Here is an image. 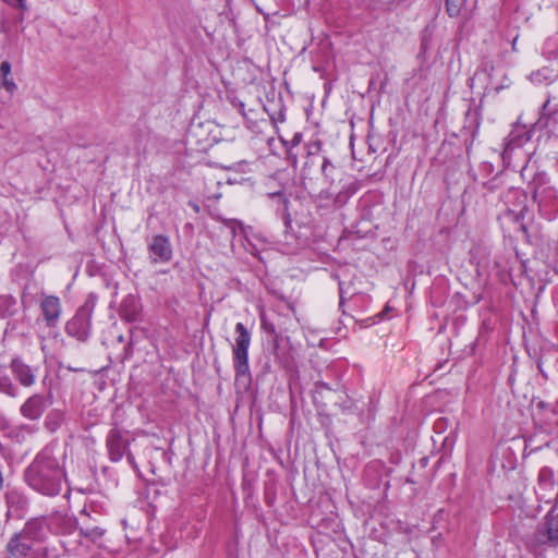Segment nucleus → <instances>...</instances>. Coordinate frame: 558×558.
Wrapping results in <instances>:
<instances>
[{
	"mask_svg": "<svg viewBox=\"0 0 558 558\" xmlns=\"http://www.w3.org/2000/svg\"><path fill=\"white\" fill-rule=\"evenodd\" d=\"M80 534L83 535L84 537L86 538H89L92 541H96L98 538H100L102 535H104V530L98 527V526H95V527H81L80 529Z\"/></svg>",
	"mask_w": 558,
	"mask_h": 558,
	"instance_id": "f3484780",
	"label": "nucleus"
},
{
	"mask_svg": "<svg viewBox=\"0 0 558 558\" xmlns=\"http://www.w3.org/2000/svg\"><path fill=\"white\" fill-rule=\"evenodd\" d=\"M547 405L545 404V402L541 401L538 403V408H542V409H545Z\"/></svg>",
	"mask_w": 558,
	"mask_h": 558,
	"instance_id": "c85d7f7f",
	"label": "nucleus"
},
{
	"mask_svg": "<svg viewBox=\"0 0 558 558\" xmlns=\"http://www.w3.org/2000/svg\"><path fill=\"white\" fill-rule=\"evenodd\" d=\"M7 506H8V515H12L14 512L20 510L25 501L23 497L17 492H8L5 494Z\"/></svg>",
	"mask_w": 558,
	"mask_h": 558,
	"instance_id": "ddd939ff",
	"label": "nucleus"
},
{
	"mask_svg": "<svg viewBox=\"0 0 558 558\" xmlns=\"http://www.w3.org/2000/svg\"><path fill=\"white\" fill-rule=\"evenodd\" d=\"M322 179L319 182L314 183L324 198H332L339 193L340 171L327 159L324 158L320 165Z\"/></svg>",
	"mask_w": 558,
	"mask_h": 558,
	"instance_id": "20e7f679",
	"label": "nucleus"
},
{
	"mask_svg": "<svg viewBox=\"0 0 558 558\" xmlns=\"http://www.w3.org/2000/svg\"><path fill=\"white\" fill-rule=\"evenodd\" d=\"M1 85L9 92L10 94H13L16 89V84L10 76H3L1 81Z\"/></svg>",
	"mask_w": 558,
	"mask_h": 558,
	"instance_id": "aec40b11",
	"label": "nucleus"
},
{
	"mask_svg": "<svg viewBox=\"0 0 558 558\" xmlns=\"http://www.w3.org/2000/svg\"><path fill=\"white\" fill-rule=\"evenodd\" d=\"M0 74L1 76H10L11 75V64L9 61H2L0 64Z\"/></svg>",
	"mask_w": 558,
	"mask_h": 558,
	"instance_id": "412c9836",
	"label": "nucleus"
},
{
	"mask_svg": "<svg viewBox=\"0 0 558 558\" xmlns=\"http://www.w3.org/2000/svg\"><path fill=\"white\" fill-rule=\"evenodd\" d=\"M517 39L518 37H515L512 41V49L515 50V47H517Z\"/></svg>",
	"mask_w": 558,
	"mask_h": 558,
	"instance_id": "bb28decb",
	"label": "nucleus"
},
{
	"mask_svg": "<svg viewBox=\"0 0 558 558\" xmlns=\"http://www.w3.org/2000/svg\"><path fill=\"white\" fill-rule=\"evenodd\" d=\"M462 5L463 0H446V10L452 17L459 15Z\"/></svg>",
	"mask_w": 558,
	"mask_h": 558,
	"instance_id": "a211bd4d",
	"label": "nucleus"
},
{
	"mask_svg": "<svg viewBox=\"0 0 558 558\" xmlns=\"http://www.w3.org/2000/svg\"><path fill=\"white\" fill-rule=\"evenodd\" d=\"M546 473H547L546 470H542L539 473V478L543 480V477L545 476Z\"/></svg>",
	"mask_w": 558,
	"mask_h": 558,
	"instance_id": "a878e982",
	"label": "nucleus"
},
{
	"mask_svg": "<svg viewBox=\"0 0 558 558\" xmlns=\"http://www.w3.org/2000/svg\"><path fill=\"white\" fill-rule=\"evenodd\" d=\"M0 392H3L10 397L16 396L15 386L12 384L11 379L7 375L1 374V373H0Z\"/></svg>",
	"mask_w": 558,
	"mask_h": 558,
	"instance_id": "2eb2a0df",
	"label": "nucleus"
},
{
	"mask_svg": "<svg viewBox=\"0 0 558 558\" xmlns=\"http://www.w3.org/2000/svg\"><path fill=\"white\" fill-rule=\"evenodd\" d=\"M339 290H340V296L342 298V295H343V289H342V284H341V282L339 283Z\"/></svg>",
	"mask_w": 558,
	"mask_h": 558,
	"instance_id": "c756f323",
	"label": "nucleus"
},
{
	"mask_svg": "<svg viewBox=\"0 0 558 558\" xmlns=\"http://www.w3.org/2000/svg\"><path fill=\"white\" fill-rule=\"evenodd\" d=\"M141 312V304L136 296L129 294L126 295L120 305V316L126 322H135L138 318Z\"/></svg>",
	"mask_w": 558,
	"mask_h": 558,
	"instance_id": "9d476101",
	"label": "nucleus"
},
{
	"mask_svg": "<svg viewBox=\"0 0 558 558\" xmlns=\"http://www.w3.org/2000/svg\"><path fill=\"white\" fill-rule=\"evenodd\" d=\"M225 226L230 230L232 235H236L238 231L243 230V225L240 220L236 219H221Z\"/></svg>",
	"mask_w": 558,
	"mask_h": 558,
	"instance_id": "6ab92c4d",
	"label": "nucleus"
},
{
	"mask_svg": "<svg viewBox=\"0 0 558 558\" xmlns=\"http://www.w3.org/2000/svg\"><path fill=\"white\" fill-rule=\"evenodd\" d=\"M555 106L557 107V108H556V110H558V104H557V105H555Z\"/></svg>",
	"mask_w": 558,
	"mask_h": 558,
	"instance_id": "2f4dec72",
	"label": "nucleus"
},
{
	"mask_svg": "<svg viewBox=\"0 0 558 558\" xmlns=\"http://www.w3.org/2000/svg\"><path fill=\"white\" fill-rule=\"evenodd\" d=\"M53 426L56 427L58 425V422L56 420H52Z\"/></svg>",
	"mask_w": 558,
	"mask_h": 558,
	"instance_id": "7c9ffc66",
	"label": "nucleus"
},
{
	"mask_svg": "<svg viewBox=\"0 0 558 558\" xmlns=\"http://www.w3.org/2000/svg\"><path fill=\"white\" fill-rule=\"evenodd\" d=\"M556 518L558 519V514L556 515Z\"/></svg>",
	"mask_w": 558,
	"mask_h": 558,
	"instance_id": "473e14b6",
	"label": "nucleus"
},
{
	"mask_svg": "<svg viewBox=\"0 0 558 558\" xmlns=\"http://www.w3.org/2000/svg\"><path fill=\"white\" fill-rule=\"evenodd\" d=\"M554 77V70L550 68H543L530 74V80L536 84L550 82Z\"/></svg>",
	"mask_w": 558,
	"mask_h": 558,
	"instance_id": "4468645a",
	"label": "nucleus"
},
{
	"mask_svg": "<svg viewBox=\"0 0 558 558\" xmlns=\"http://www.w3.org/2000/svg\"><path fill=\"white\" fill-rule=\"evenodd\" d=\"M17 1H19V7L22 9H25V0H17Z\"/></svg>",
	"mask_w": 558,
	"mask_h": 558,
	"instance_id": "b1692460",
	"label": "nucleus"
},
{
	"mask_svg": "<svg viewBox=\"0 0 558 558\" xmlns=\"http://www.w3.org/2000/svg\"><path fill=\"white\" fill-rule=\"evenodd\" d=\"M27 485L44 496H56L65 481L63 463L51 449L40 451L24 473Z\"/></svg>",
	"mask_w": 558,
	"mask_h": 558,
	"instance_id": "f257e3e1",
	"label": "nucleus"
},
{
	"mask_svg": "<svg viewBox=\"0 0 558 558\" xmlns=\"http://www.w3.org/2000/svg\"><path fill=\"white\" fill-rule=\"evenodd\" d=\"M39 307L46 325L56 327L62 313L60 299L56 295L43 294Z\"/></svg>",
	"mask_w": 558,
	"mask_h": 558,
	"instance_id": "0eeeda50",
	"label": "nucleus"
},
{
	"mask_svg": "<svg viewBox=\"0 0 558 558\" xmlns=\"http://www.w3.org/2000/svg\"><path fill=\"white\" fill-rule=\"evenodd\" d=\"M310 162L315 163L314 158H308L307 161H305V167H308Z\"/></svg>",
	"mask_w": 558,
	"mask_h": 558,
	"instance_id": "393cba45",
	"label": "nucleus"
},
{
	"mask_svg": "<svg viewBox=\"0 0 558 558\" xmlns=\"http://www.w3.org/2000/svg\"><path fill=\"white\" fill-rule=\"evenodd\" d=\"M96 306V298L88 295L84 304L77 310L74 317L65 325L68 335L78 340H86L90 331L92 315Z\"/></svg>",
	"mask_w": 558,
	"mask_h": 558,
	"instance_id": "7ed1b4c3",
	"label": "nucleus"
},
{
	"mask_svg": "<svg viewBox=\"0 0 558 558\" xmlns=\"http://www.w3.org/2000/svg\"><path fill=\"white\" fill-rule=\"evenodd\" d=\"M236 337L232 347L233 366L235 372V383L246 387L251 383V372L248 365V348L251 344V332L242 323L235 325Z\"/></svg>",
	"mask_w": 558,
	"mask_h": 558,
	"instance_id": "f03ea898",
	"label": "nucleus"
},
{
	"mask_svg": "<svg viewBox=\"0 0 558 558\" xmlns=\"http://www.w3.org/2000/svg\"><path fill=\"white\" fill-rule=\"evenodd\" d=\"M19 311L17 301L10 294L0 295V319L9 318Z\"/></svg>",
	"mask_w": 558,
	"mask_h": 558,
	"instance_id": "f8f14e48",
	"label": "nucleus"
},
{
	"mask_svg": "<svg viewBox=\"0 0 558 558\" xmlns=\"http://www.w3.org/2000/svg\"><path fill=\"white\" fill-rule=\"evenodd\" d=\"M51 403L52 400L49 396L33 395L21 405L20 412L25 418L36 421L41 417Z\"/></svg>",
	"mask_w": 558,
	"mask_h": 558,
	"instance_id": "423d86ee",
	"label": "nucleus"
},
{
	"mask_svg": "<svg viewBox=\"0 0 558 558\" xmlns=\"http://www.w3.org/2000/svg\"><path fill=\"white\" fill-rule=\"evenodd\" d=\"M554 99H555V98H553V99H548V100L546 101V104L544 105V109H545V110L550 106V104H551V101H553Z\"/></svg>",
	"mask_w": 558,
	"mask_h": 558,
	"instance_id": "5701e85b",
	"label": "nucleus"
},
{
	"mask_svg": "<svg viewBox=\"0 0 558 558\" xmlns=\"http://www.w3.org/2000/svg\"><path fill=\"white\" fill-rule=\"evenodd\" d=\"M47 531L48 526L45 519L36 518L29 520L21 532L34 543L35 541H43Z\"/></svg>",
	"mask_w": 558,
	"mask_h": 558,
	"instance_id": "9b49d317",
	"label": "nucleus"
},
{
	"mask_svg": "<svg viewBox=\"0 0 558 558\" xmlns=\"http://www.w3.org/2000/svg\"><path fill=\"white\" fill-rule=\"evenodd\" d=\"M303 180H310V183H312V178H308L305 172L303 173Z\"/></svg>",
	"mask_w": 558,
	"mask_h": 558,
	"instance_id": "cd10ccee",
	"label": "nucleus"
},
{
	"mask_svg": "<svg viewBox=\"0 0 558 558\" xmlns=\"http://www.w3.org/2000/svg\"><path fill=\"white\" fill-rule=\"evenodd\" d=\"M546 531L550 541H558V519L556 517L548 518L546 521Z\"/></svg>",
	"mask_w": 558,
	"mask_h": 558,
	"instance_id": "dca6fc26",
	"label": "nucleus"
},
{
	"mask_svg": "<svg viewBox=\"0 0 558 558\" xmlns=\"http://www.w3.org/2000/svg\"><path fill=\"white\" fill-rule=\"evenodd\" d=\"M148 251L153 263H167L172 257L171 244L163 235H155L148 245Z\"/></svg>",
	"mask_w": 558,
	"mask_h": 558,
	"instance_id": "6e6552de",
	"label": "nucleus"
},
{
	"mask_svg": "<svg viewBox=\"0 0 558 558\" xmlns=\"http://www.w3.org/2000/svg\"><path fill=\"white\" fill-rule=\"evenodd\" d=\"M60 413L58 412H51L47 417H46V425L51 429L53 430L54 429V426H52V420L56 417L57 420L60 418Z\"/></svg>",
	"mask_w": 558,
	"mask_h": 558,
	"instance_id": "4be33fe9",
	"label": "nucleus"
},
{
	"mask_svg": "<svg viewBox=\"0 0 558 558\" xmlns=\"http://www.w3.org/2000/svg\"><path fill=\"white\" fill-rule=\"evenodd\" d=\"M11 369H12L14 378L22 386L29 387V386L34 385L36 376L34 374L33 369L28 365L23 363L21 360H19V359L12 360Z\"/></svg>",
	"mask_w": 558,
	"mask_h": 558,
	"instance_id": "1a4fd4ad",
	"label": "nucleus"
},
{
	"mask_svg": "<svg viewBox=\"0 0 558 558\" xmlns=\"http://www.w3.org/2000/svg\"><path fill=\"white\" fill-rule=\"evenodd\" d=\"M130 439L126 437V433H123L118 427H113L107 435L106 447L108 450L109 458L112 462H119L124 454L130 464H134V457L128 451L130 446Z\"/></svg>",
	"mask_w": 558,
	"mask_h": 558,
	"instance_id": "39448f33",
	"label": "nucleus"
}]
</instances>
